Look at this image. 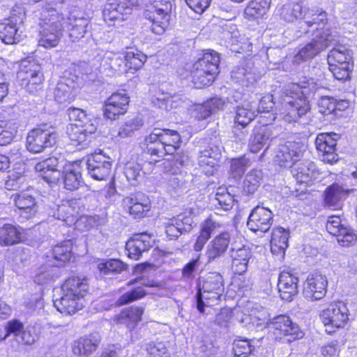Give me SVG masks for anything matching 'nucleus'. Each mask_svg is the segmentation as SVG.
<instances>
[{
    "instance_id": "obj_1",
    "label": "nucleus",
    "mask_w": 357,
    "mask_h": 357,
    "mask_svg": "<svg viewBox=\"0 0 357 357\" xmlns=\"http://www.w3.org/2000/svg\"><path fill=\"white\" fill-rule=\"evenodd\" d=\"M314 89V80L304 78L298 83H291L282 89L279 97L280 115L286 122H297L306 115L310 109L307 98Z\"/></svg>"
},
{
    "instance_id": "obj_2",
    "label": "nucleus",
    "mask_w": 357,
    "mask_h": 357,
    "mask_svg": "<svg viewBox=\"0 0 357 357\" xmlns=\"http://www.w3.org/2000/svg\"><path fill=\"white\" fill-rule=\"evenodd\" d=\"M63 0H45L40 10L38 44L45 48L56 47L62 35L63 15L57 10Z\"/></svg>"
},
{
    "instance_id": "obj_3",
    "label": "nucleus",
    "mask_w": 357,
    "mask_h": 357,
    "mask_svg": "<svg viewBox=\"0 0 357 357\" xmlns=\"http://www.w3.org/2000/svg\"><path fill=\"white\" fill-rule=\"evenodd\" d=\"M181 144V136L174 130L155 128L149 135L141 143V147L145 153L155 156L154 162L165 155H172Z\"/></svg>"
},
{
    "instance_id": "obj_4",
    "label": "nucleus",
    "mask_w": 357,
    "mask_h": 357,
    "mask_svg": "<svg viewBox=\"0 0 357 357\" xmlns=\"http://www.w3.org/2000/svg\"><path fill=\"white\" fill-rule=\"evenodd\" d=\"M68 117L75 123L68 128V135L72 144L85 148L89 143L91 135L96 130V120L90 118L83 109L70 107Z\"/></svg>"
},
{
    "instance_id": "obj_5",
    "label": "nucleus",
    "mask_w": 357,
    "mask_h": 357,
    "mask_svg": "<svg viewBox=\"0 0 357 357\" xmlns=\"http://www.w3.org/2000/svg\"><path fill=\"white\" fill-rule=\"evenodd\" d=\"M224 290V280L220 273L211 272L199 278L197 282V293L196 294L198 311L200 313H204L206 304L204 302V299L217 301L220 298Z\"/></svg>"
},
{
    "instance_id": "obj_6",
    "label": "nucleus",
    "mask_w": 357,
    "mask_h": 357,
    "mask_svg": "<svg viewBox=\"0 0 357 357\" xmlns=\"http://www.w3.org/2000/svg\"><path fill=\"white\" fill-rule=\"evenodd\" d=\"M301 32L305 34L323 32V36L328 33L333 35L334 40L337 38L335 29L328 26V14L322 9L313 10L307 7V10L303 15V21L300 22Z\"/></svg>"
},
{
    "instance_id": "obj_7",
    "label": "nucleus",
    "mask_w": 357,
    "mask_h": 357,
    "mask_svg": "<svg viewBox=\"0 0 357 357\" xmlns=\"http://www.w3.org/2000/svg\"><path fill=\"white\" fill-rule=\"evenodd\" d=\"M58 132L55 128L43 124L32 129L26 137V149L33 153L43 152L56 144Z\"/></svg>"
},
{
    "instance_id": "obj_8",
    "label": "nucleus",
    "mask_w": 357,
    "mask_h": 357,
    "mask_svg": "<svg viewBox=\"0 0 357 357\" xmlns=\"http://www.w3.org/2000/svg\"><path fill=\"white\" fill-rule=\"evenodd\" d=\"M172 3L169 0H153L145 12L151 22V29L156 35L162 34L169 26Z\"/></svg>"
},
{
    "instance_id": "obj_9",
    "label": "nucleus",
    "mask_w": 357,
    "mask_h": 357,
    "mask_svg": "<svg viewBox=\"0 0 357 357\" xmlns=\"http://www.w3.org/2000/svg\"><path fill=\"white\" fill-rule=\"evenodd\" d=\"M312 36L311 40L301 47L294 55L292 60L294 64L298 65L302 62L312 59L336 41L333 40L332 33L323 36V32H317Z\"/></svg>"
},
{
    "instance_id": "obj_10",
    "label": "nucleus",
    "mask_w": 357,
    "mask_h": 357,
    "mask_svg": "<svg viewBox=\"0 0 357 357\" xmlns=\"http://www.w3.org/2000/svg\"><path fill=\"white\" fill-rule=\"evenodd\" d=\"M20 84L29 93L38 91L43 82L41 66L30 59L22 60L17 75Z\"/></svg>"
},
{
    "instance_id": "obj_11",
    "label": "nucleus",
    "mask_w": 357,
    "mask_h": 357,
    "mask_svg": "<svg viewBox=\"0 0 357 357\" xmlns=\"http://www.w3.org/2000/svg\"><path fill=\"white\" fill-rule=\"evenodd\" d=\"M270 328L276 340L291 342L303 336L298 325L294 323L287 315H278L272 318Z\"/></svg>"
},
{
    "instance_id": "obj_12",
    "label": "nucleus",
    "mask_w": 357,
    "mask_h": 357,
    "mask_svg": "<svg viewBox=\"0 0 357 357\" xmlns=\"http://www.w3.org/2000/svg\"><path fill=\"white\" fill-rule=\"evenodd\" d=\"M304 151L305 146L302 142H287L278 146L273 161L280 167H292L302 157Z\"/></svg>"
},
{
    "instance_id": "obj_13",
    "label": "nucleus",
    "mask_w": 357,
    "mask_h": 357,
    "mask_svg": "<svg viewBox=\"0 0 357 357\" xmlns=\"http://www.w3.org/2000/svg\"><path fill=\"white\" fill-rule=\"evenodd\" d=\"M320 317L325 326L342 328L349 319V310L344 303L339 301L331 303L322 311Z\"/></svg>"
},
{
    "instance_id": "obj_14",
    "label": "nucleus",
    "mask_w": 357,
    "mask_h": 357,
    "mask_svg": "<svg viewBox=\"0 0 357 357\" xmlns=\"http://www.w3.org/2000/svg\"><path fill=\"white\" fill-rule=\"evenodd\" d=\"M328 280L319 273L309 275L303 284V296L309 301L322 299L326 294Z\"/></svg>"
},
{
    "instance_id": "obj_15",
    "label": "nucleus",
    "mask_w": 357,
    "mask_h": 357,
    "mask_svg": "<svg viewBox=\"0 0 357 357\" xmlns=\"http://www.w3.org/2000/svg\"><path fill=\"white\" fill-rule=\"evenodd\" d=\"M272 211L264 206H257L250 212L247 222L248 227L255 233L266 232L273 223Z\"/></svg>"
},
{
    "instance_id": "obj_16",
    "label": "nucleus",
    "mask_w": 357,
    "mask_h": 357,
    "mask_svg": "<svg viewBox=\"0 0 357 357\" xmlns=\"http://www.w3.org/2000/svg\"><path fill=\"white\" fill-rule=\"evenodd\" d=\"M336 133L319 134L315 140L317 149L322 153L321 160L326 163L333 164L338 160V155L335 153L336 142L339 139Z\"/></svg>"
},
{
    "instance_id": "obj_17",
    "label": "nucleus",
    "mask_w": 357,
    "mask_h": 357,
    "mask_svg": "<svg viewBox=\"0 0 357 357\" xmlns=\"http://www.w3.org/2000/svg\"><path fill=\"white\" fill-rule=\"evenodd\" d=\"M326 227L331 234L337 237L338 243L342 246H348L356 240L353 229L342 223L338 216H331Z\"/></svg>"
},
{
    "instance_id": "obj_18",
    "label": "nucleus",
    "mask_w": 357,
    "mask_h": 357,
    "mask_svg": "<svg viewBox=\"0 0 357 357\" xmlns=\"http://www.w3.org/2000/svg\"><path fill=\"white\" fill-rule=\"evenodd\" d=\"M109 160L101 152L89 155L86 162L89 174L95 180H104L110 173L112 164Z\"/></svg>"
},
{
    "instance_id": "obj_19",
    "label": "nucleus",
    "mask_w": 357,
    "mask_h": 357,
    "mask_svg": "<svg viewBox=\"0 0 357 357\" xmlns=\"http://www.w3.org/2000/svg\"><path fill=\"white\" fill-rule=\"evenodd\" d=\"M129 97L125 93H114L105 102L104 116L106 119L114 120L124 114L128 109Z\"/></svg>"
},
{
    "instance_id": "obj_20",
    "label": "nucleus",
    "mask_w": 357,
    "mask_h": 357,
    "mask_svg": "<svg viewBox=\"0 0 357 357\" xmlns=\"http://www.w3.org/2000/svg\"><path fill=\"white\" fill-rule=\"evenodd\" d=\"M96 59L100 62V67L107 71L109 75L126 73L124 56L113 52L101 51L97 54Z\"/></svg>"
},
{
    "instance_id": "obj_21",
    "label": "nucleus",
    "mask_w": 357,
    "mask_h": 357,
    "mask_svg": "<svg viewBox=\"0 0 357 357\" xmlns=\"http://www.w3.org/2000/svg\"><path fill=\"white\" fill-rule=\"evenodd\" d=\"M130 0H108L105 5L102 15L105 21L123 20V15L130 13Z\"/></svg>"
},
{
    "instance_id": "obj_22",
    "label": "nucleus",
    "mask_w": 357,
    "mask_h": 357,
    "mask_svg": "<svg viewBox=\"0 0 357 357\" xmlns=\"http://www.w3.org/2000/svg\"><path fill=\"white\" fill-rule=\"evenodd\" d=\"M151 247V236L146 233L134 234L126 243V248L129 258L139 260L142 254Z\"/></svg>"
},
{
    "instance_id": "obj_23",
    "label": "nucleus",
    "mask_w": 357,
    "mask_h": 357,
    "mask_svg": "<svg viewBox=\"0 0 357 357\" xmlns=\"http://www.w3.org/2000/svg\"><path fill=\"white\" fill-rule=\"evenodd\" d=\"M298 278L288 271L280 273L278 281V289L282 300L291 301L298 294Z\"/></svg>"
},
{
    "instance_id": "obj_24",
    "label": "nucleus",
    "mask_w": 357,
    "mask_h": 357,
    "mask_svg": "<svg viewBox=\"0 0 357 357\" xmlns=\"http://www.w3.org/2000/svg\"><path fill=\"white\" fill-rule=\"evenodd\" d=\"M100 341L101 337L98 333L82 336L74 342L73 351L75 355L89 356L96 351Z\"/></svg>"
},
{
    "instance_id": "obj_25",
    "label": "nucleus",
    "mask_w": 357,
    "mask_h": 357,
    "mask_svg": "<svg viewBox=\"0 0 357 357\" xmlns=\"http://www.w3.org/2000/svg\"><path fill=\"white\" fill-rule=\"evenodd\" d=\"M76 84L73 79L63 77L54 89V100L59 104H68L74 100Z\"/></svg>"
},
{
    "instance_id": "obj_26",
    "label": "nucleus",
    "mask_w": 357,
    "mask_h": 357,
    "mask_svg": "<svg viewBox=\"0 0 357 357\" xmlns=\"http://www.w3.org/2000/svg\"><path fill=\"white\" fill-rule=\"evenodd\" d=\"M307 10V6L304 1L289 2L285 3L276 9V14L288 22H294L300 19L303 21V15Z\"/></svg>"
},
{
    "instance_id": "obj_27",
    "label": "nucleus",
    "mask_w": 357,
    "mask_h": 357,
    "mask_svg": "<svg viewBox=\"0 0 357 357\" xmlns=\"http://www.w3.org/2000/svg\"><path fill=\"white\" fill-rule=\"evenodd\" d=\"M85 305L84 299L73 296L66 292L54 302V307L62 314H73L82 310Z\"/></svg>"
},
{
    "instance_id": "obj_28",
    "label": "nucleus",
    "mask_w": 357,
    "mask_h": 357,
    "mask_svg": "<svg viewBox=\"0 0 357 357\" xmlns=\"http://www.w3.org/2000/svg\"><path fill=\"white\" fill-rule=\"evenodd\" d=\"M289 229L278 227L273 228L271 238V250L273 255L283 257L288 248Z\"/></svg>"
},
{
    "instance_id": "obj_29",
    "label": "nucleus",
    "mask_w": 357,
    "mask_h": 357,
    "mask_svg": "<svg viewBox=\"0 0 357 357\" xmlns=\"http://www.w3.org/2000/svg\"><path fill=\"white\" fill-rule=\"evenodd\" d=\"M291 174L297 182L307 183L316 178V165L310 160L296 162L292 166Z\"/></svg>"
},
{
    "instance_id": "obj_30",
    "label": "nucleus",
    "mask_w": 357,
    "mask_h": 357,
    "mask_svg": "<svg viewBox=\"0 0 357 357\" xmlns=\"http://www.w3.org/2000/svg\"><path fill=\"white\" fill-rule=\"evenodd\" d=\"M221 226V224L211 216L206 219L201 225L200 233L194 244V250L197 252L201 251L211 235L218 231Z\"/></svg>"
},
{
    "instance_id": "obj_31",
    "label": "nucleus",
    "mask_w": 357,
    "mask_h": 357,
    "mask_svg": "<svg viewBox=\"0 0 357 357\" xmlns=\"http://www.w3.org/2000/svg\"><path fill=\"white\" fill-rule=\"evenodd\" d=\"M231 257L233 271L235 273L241 275L248 269V263L252 258V252L249 248L245 246L239 248H232Z\"/></svg>"
},
{
    "instance_id": "obj_32",
    "label": "nucleus",
    "mask_w": 357,
    "mask_h": 357,
    "mask_svg": "<svg viewBox=\"0 0 357 357\" xmlns=\"http://www.w3.org/2000/svg\"><path fill=\"white\" fill-rule=\"evenodd\" d=\"M20 26L12 20H6L0 24V38L6 44L19 43L23 38Z\"/></svg>"
},
{
    "instance_id": "obj_33",
    "label": "nucleus",
    "mask_w": 357,
    "mask_h": 357,
    "mask_svg": "<svg viewBox=\"0 0 357 357\" xmlns=\"http://www.w3.org/2000/svg\"><path fill=\"white\" fill-rule=\"evenodd\" d=\"M15 205L22 211L26 218H31L38 211L36 199L28 192H21L11 196Z\"/></svg>"
},
{
    "instance_id": "obj_34",
    "label": "nucleus",
    "mask_w": 357,
    "mask_h": 357,
    "mask_svg": "<svg viewBox=\"0 0 357 357\" xmlns=\"http://www.w3.org/2000/svg\"><path fill=\"white\" fill-rule=\"evenodd\" d=\"M57 160L55 158H49L42 162H38L35 166L36 172L47 183H56L59 179L60 172L57 169Z\"/></svg>"
},
{
    "instance_id": "obj_35",
    "label": "nucleus",
    "mask_w": 357,
    "mask_h": 357,
    "mask_svg": "<svg viewBox=\"0 0 357 357\" xmlns=\"http://www.w3.org/2000/svg\"><path fill=\"white\" fill-rule=\"evenodd\" d=\"M61 289L63 292L84 299L89 292V284L84 278L72 277L64 282Z\"/></svg>"
},
{
    "instance_id": "obj_36",
    "label": "nucleus",
    "mask_w": 357,
    "mask_h": 357,
    "mask_svg": "<svg viewBox=\"0 0 357 357\" xmlns=\"http://www.w3.org/2000/svg\"><path fill=\"white\" fill-rule=\"evenodd\" d=\"M231 77L243 86H248L257 80V75L252 70V63L250 61L234 68L231 71Z\"/></svg>"
},
{
    "instance_id": "obj_37",
    "label": "nucleus",
    "mask_w": 357,
    "mask_h": 357,
    "mask_svg": "<svg viewBox=\"0 0 357 357\" xmlns=\"http://www.w3.org/2000/svg\"><path fill=\"white\" fill-rule=\"evenodd\" d=\"M69 36L73 42H76L84 37L88 31L90 20L86 17H77L71 15L69 18Z\"/></svg>"
},
{
    "instance_id": "obj_38",
    "label": "nucleus",
    "mask_w": 357,
    "mask_h": 357,
    "mask_svg": "<svg viewBox=\"0 0 357 357\" xmlns=\"http://www.w3.org/2000/svg\"><path fill=\"white\" fill-rule=\"evenodd\" d=\"M328 63L352 66L351 52L344 45H338L330 51L328 54Z\"/></svg>"
},
{
    "instance_id": "obj_39",
    "label": "nucleus",
    "mask_w": 357,
    "mask_h": 357,
    "mask_svg": "<svg viewBox=\"0 0 357 357\" xmlns=\"http://www.w3.org/2000/svg\"><path fill=\"white\" fill-rule=\"evenodd\" d=\"M348 190L337 184L333 183L328 186L325 191V203L329 207L334 208H339L341 205L342 199L347 194Z\"/></svg>"
},
{
    "instance_id": "obj_40",
    "label": "nucleus",
    "mask_w": 357,
    "mask_h": 357,
    "mask_svg": "<svg viewBox=\"0 0 357 357\" xmlns=\"http://www.w3.org/2000/svg\"><path fill=\"white\" fill-rule=\"evenodd\" d=\"M256 116V110L252 105L245 103L238 105L235 110L234 125L241 126L242 128H245Z\"/></svg>"
},
{
    "instance_id": "obj_41",
    "label": "nucleus",
    "mask_w": 357,
    "mask_h": 357,
    "mask_svg": "<svg viewBox=\"0 0 357 357\" xmlns=\"http://www.w3.org/2000/svg\"><path fill=\"white\" fill-rule=\"evenodd\" d=\"M144 313L142 307H130L122 311L116 317L117 323L126 324L129 329H133L141 321Z\"/></svg>"
},
{
    "instance_id": "obj_42",
    "label": "nucleus",
    "mask_w": 357,
    "mask_h": 357,
    "mask_svg": "<svg viewBox=\"0 0 357 357\" xmlns=\"http://www.w3.org/2000/svg\"><path fill=\"white\" fill-rule=\"evenodd\" d=\"M271 0H251L245 9V17L249 20L263 17L268 10Z\"/></svg>"
},
{
    "instance_id": "obj_43",
    "label": "nucleus",
    "mask_w": 357,
    "mask_h": 357,
    "mask_svg": "<svg viewBox=\"0 0 357 357\" xmlns=\"http://www.w3.org/2000/svg\"><path fill=\"white\" fill-rule=\"evenodd\" d=\"M123 206L126 211L135 218L144 215L150 209L149 202H139L136 197H126L123 199Z\"/></svg>"
},
{
    "instance_id": "obj_44",
    "label": "nucleus",
    "mask_w": 357,
    "mask_h": 357,
    "mask_svg": "<svg viewBox=\"0 0 357 357\" xmlns=\"http://www.w3.org/2000/svg\"><path fill=\"white\" fill-rule=\"evenodd\" d=\"M204 61L203 62H195L193 66L192 70V82L197 88H202L210 85L214 80L215 77L203 71V66H205Z\"/></svg>"
},
{
    "instance_id": "obj_45",
    "label": "nucleus",
    "mask_w": 357,
    "mask_h": 357,
    "mask_svg": "<svg viewBox=\"0 0 357 357\" xmlns=\"http://www.w3.org/2000/svg\"><path fill=\"white\" fill-rule=\"evenodd\" d=\"M20 231L12 225H5L0 228V244L2 245H13L21 241Z\"/></svg>"
},
{
    "instance_id": "obj_46",
    "label": "nucleus",
    "mask_w": 357,
    "mask_h": 357,
    "mask_svg": "<svg viewBox=\"0 0 357 357\" xmlns=\"http://www.w3.org/2000/svg\"><path fill=\"white\" fill-rule=\"evenodd\" d=\"M271 132L267 128L255 129L251 135L249 146L250 151L258 153L267 144L270 138Z\"/></svg>"
},
{
    "instance_id": "obj_47",
    "label": "nucleus",
    "mask_w": 357,
    "mask_h": 357,
    "mask_svg": "<svg viewBox=\"0 0 357 357\" xmlns=\"http://www.w3.org/2000/svg\"><path fill=\"white\" fill-rule=\"evenodd\" d=\"M63 182L65 188L68 190L78 189L82 183V175L78 168L66 167L63 172Z\"/></svg>"
},
{
    "instance_id": "obj_48",
    "label": "nucleus",
    "mask_w": 357,
    "mask_h": 357,
    "mask_svg": "<svg viewBox=\"0 0 357 357\" xmlns=\"http://www.w3.org/2000/svg\"><path fill=\"white\" fill-rule=\"evenodd\" d=\"M204 61L205 66L202 67L203 71L216 77L218 71L220 57L218 52L215 51H208L204 52L203 56L199 59L196 62H203Z\"/></svg>"
},
{
    "instance_id": "obj_49",
    "label": "nucleus",
    "mask_w": 357,
    "mask_h": 357,
    "mask_svg": "<svg viewBox=\"0 0 357 357\" xmlns=\"http://www.w3.org/2000/svg\"><path fill=\"white\" fill-rule=\"evenodd\" d=\"M195 213L192 210L186 209L183 213L177 215L176 216L171 218L177 227L185 234L190 232L193 227Z\"/></svg>"
},
{
    "instance_id": "obj_50",
    "label": "nucleus",
    "mask_w": 357,
    "mask_h": 357,
    "mask_svg": "<svg viewBox=\"0 0 357 357\" xmlns=\"http://www.w3.org/2000/svg\"><path fill=\"white\" fill-rule=\"evenodd\" d=\"M146 59V56L141 52H127L124 55L126 73L128 70H139L144 66Z\"/></svg>"
},
{
    "instance_id": "obj_51",
    "label": "nucleus",
    "mask_w": 357,
    "mask_h": 357,
    "mask_svg": "<svg viewBox=\"0 0 357 357\" xmlns=\"http://www.w3.org/2000/svg\"><path fill=\"white\" fill-rule=\"evenodd\" d=\"M261 178L262 173L260 170H251L243 181V191L248 194L255 193L261 184Z\"/></svg>"
},
{
    "instance_id": "obj_52",
    "label": "nucleus",
    "mask_w": 357,
    "mask_h": 357,
    "mask_svg": "<svg viewBox=\"0 0 357 357\" xmlns=\"http://www.w3.org/2000/svg\"><path fill=\"white\" fill-rule=\"evenodd\" d=\"M274 105V102L272 100V96H266L263 97L258 105V108L256 110L257 114H264V117L266 118V121L264 123L266 125L271 123L276 119L275 115L271 112Z\"/></svg>"
},
{
    "instance_id": "obj_53",
    "label": "nucleus",
    "mask_w": 357,
    "mask_h": 357,
    "mask_svg": "<svg viewBox=\"0 0 357 357\" xmlns=\"http://www.w3.org/2000/svg\"><path fill=\"white\" fill-rule=\"evenodd\" d=\"M72 245V242L69 240L56 245L52 249L54 258L61 262L69 261L71 257Z\"/></svg>"
},
{
    "instance_id": "obj_54",
    "label": "nucleus",
    "mask_w": 357,
    "mask_h": 357,
    "mask_svg": "<svg viewBox=\"0 0 357 357\" xmlns=\"http://www.w3.org/2000/svg\"><path fill=\"white\" fill-rule=\"evenodd\" d=\"M152 103L158 108L163 110H170L176 105L174 104V97L170 96L169 93H164L160 91H155L151 98Z\"/></svg>"
},
{
    "instance_id": "obj_55",
    "label": "nucleus",
    "mask_w": 357,
    "mask_h": 357,
    "mask_svg": "<svg viewBox=\"0 0 357 357\" xmlns=\"http://www.w3.org/2000/svg\"><path fill=\"white\" fill-rule=\"evenodd\" d=\"M98 268L101 273L106 275L112 273H119L126 268V266L120 260L110 259L98 264Z\"/></svg>"
},
{
    "instance_id": "obj_56",
    "label": "nucleus",
    "mask_w": 357,
    "mask_h": 357,
    "mask_svg": "<svg viewBox=\"0 0 357 357\" xmlns=\"http://www.w3.org/2000/svg\"><path fill=\"white\" fill-rule=\"evenodd\" d=\"M70 208L66 204L58 206L56 211L53 213V216L63 222V225L70 226L76 224V217L73 215Z\"/></svg>"
},
{
    "instance_id": "obj_57",
    "label": "nucleus",
    "mask_w": 357,
    "mask_h": 357,
    "mask_svg": "<svg viewBox=\"0 0 357 357\" xmlns=\"http://www.w3.org/2000/svg\"><path fill=\"white\" fill-rule=\"evenodd\" d=\"M254 349L255 347L248 339H237L233 343V352L235 357H247Z\"/></svg>"
},
{
    "instance_id": "obj_58",
    "label": "nucleus",
    "mask_w": 357,
    "mask_h": 357,
    "mask_svg": "<svg viewBox=\"0 0 357 357\" xmlns=\"http://www.w3.org/2000/svg\"><path fill=\"white\" fill-rule=\"evenodd\" d=\"M250 165V160L245 156L232 158L230 161V172L233 177L240 178Z\"/></svg>"
},
{
    "instance_id": "obj_59",
    "label": "nucleus",
    "mask_w": 357,
    "mask_h": 357,
    "mask_svg": "<svg viewBox=\"0 0 357 357\" xmlns=\"http://www.w3.org/2000/svg\"><path fill=\"white\" fill-rule=\"evenodd\" d=\"M215 201L217 202V204L225 211H227L231 208L234 204V197L229 193L226 189L219 188L215 194Z\"/></svg>"
},
{
    "instance_id": "obj_60",
    "label": "nucleus",
    "mask_w": 357,
    "mask_h": 357,
    "mask_svg": "<svg viewBox=\"0 0 357 357\" xmlns=\"http://www.w3.org/2000/svg\"><path fill=\"white\" fill-rule=\"evenodd\" d=\"M167 172L172 175L167 181L168 190L169 191L176 190V189L181 188L183 184V180L181 174L180 167H176L175 169L174 167H167L165 166Z\"/></svg>"
},
{
    "instance_id": "obj_61",
    "label": "nucleus",
    "mask_w": 357,
    "mask_h": 357,
    "mask_svg": "<svg viewBox=\"0 0 357 357\" xmlns=\"http://www.w3.org/2000/svg\"><path fill=\"white\" fill-rule=\"evenodd\" d=\"M146 292L142 287H136L133 290L128 291L123 294L122 296H121L117 301V304L119 305L128 304L131 302L142 298L146 295Z\"/></svg>"
},
{
    "instance_id": "obj_62",
    "label": "nucleus",
    "mask_w": 357,
    "mask_h": 357,
    "mask_svg": "<svg viewBox=\"0 0 357 357\" xmlns=\"http://www.w3.org/2000/svg\"><path fill=\"white\" fill-rule=\"evenodd\" d=\"M26 181L24 175L19 172H13L8 175L5 182V188L8 190H17L22 188Z\"/></svg>"
},
{
    "instance_id": "obj_63",
    "label": "nucleus",
    "mask_w": 357,
    "mask_h": 357,
    "mask_svg": "<svg viewBox=\"0 0 357 357\" xmlns=\"http://www.w3.org/2000/svg\"><path fill=\"white\" fill-rule=\"evenodd\" d=\"M143 125L142 119L137 117L123 124L119 130V135L121 137H127L135 130H139Z\"/></svg>"
},
{
    "instance_id": "obj_64",
    "label": "nucleus",
    "mask_w": 357,
    "mask_h": 357,
    "mask_svg": "<svg viewBox=\"0 0 357 357\" xmlns=\"http://www.w3.org/2000/svg\"><path fill=\"white\" fill-rule=\"evenodd\" d=\"M146 349L151 357H163L167 354L165 343L162 341H152L146 344Z\"/></svg>"
}]
</instances>
